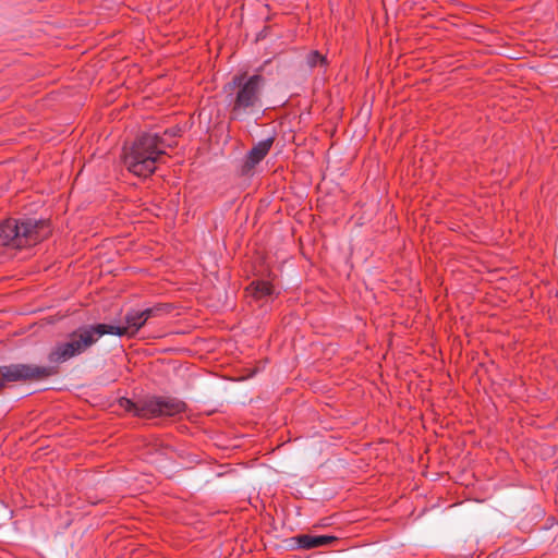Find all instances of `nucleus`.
Segmentation results:
<instances>
[{"instance_id":"7","label":"nucleus","mask_w":558,"mask_h":558,"mask_svg":"<svg viewBox=\"0 0 558 558\" xmlns=\"http://www.w3.org/2000/svg\"><path fill=\"white\" fill-rule=\"evenodd\" d=\"M337 538L329 535H311L302 534L293 537L291 541L295 544V547L302 549H312L323 547L333 543Z\"/></svg>"},{"instance_id":"5","label":"nucleus","mask_w":558,"mask_h":558,"mask_svg":"<svg viewBox=\"0 0 558 558\" xmlns=\"http://www.w3.org/2000/svg\"><path fill=\"white\" fill-rule=\"evenodd\" d=\"M38 228V223L32 220L19 222L8 219L0 226V244L22 247L36 243L39 240Z\"/></svg>"},{"instance_id":"8","label":"nucleus","mask_w":558,"mask_h":558,"mask_svg":"<svg viewBox=\"0 0 558 558\" xmlns=\"http://www.w3.org/2000/svg\"><path fill=\"white\" fill-rule=\"evenodd\" d=\"M272 138L260 141L248 151L246 158V167L248 169L253 168L265 158L272 146Z\"/></svg>"},{"instance_id":"9","label":"nucleus","mask_w":558,"mask_h":558,"mask_svg":"<svg viewBox=\"0 0 558 558\" xmlns=\"http://www.w3.org/2000/svg\"><path fill=\"white\" fill-rule=\"evenodd\" d=\"M246 292L256 300H267L272 298L275 289L268 281H253L246 288Z\"/></svg>"},{"instance_id":"4","label":"nucleus","mask_w":558,"mask_h":558,"mask_svg":"<svg viewBox=\"0 0 558 558\" xmlns=\"http://www.w3.org/2000/svg\"><path fill=\"white\" fill-rule=\"evenodd\" d=\"M120 405L143 418L174 416L185 410V403L175 398H151L138 403L123 398L120 400Z\"/></svg>"},{"instance_id":"1","label":"nucleus","mask_w":558,"mask_h":558,"mask_svg":"<svg viewBox=\"0 0 558 558\" xmlns=\"http://www.w3.org/2000/svg\"><path fill=\"white\" fill-rule=\"evenodd\" d=\"M168 135L175 137L178 132L166 131L162 137L156 133H145L137 137L130 147L124 148L123 161L126 169L143 178L154 173L166 149L173 145V141H167Z\"/></svg>"},{"instance_id":"3","label":"nucleus","mask_w":558,"mask_h":558,"mask_svg":"<svg viewBox=\"0 0 558 558\" xmlns=\"http://www.w3.org/2000/svg\"><path fill=\"white\" fill-rule=\"evenodd\" d=\"M245 74L233 76L232 81L226 88L232 90L238 88L235 99L232 106V114L240 118L243 113L248 112L259 105V94L263 85L260 75H253L244 81Z\"/></svg>"},{"instance_id":"10","label":"nucleus","mask_w":558,"mask_h":558,"mask_svg":"<svg viewBox=\"0 0 558 558\" xmlns=\"http://www.w3.org/2000/svg\"><path fill=\"white\" fill-rule=\"evenodd\" d=\"M306 62L310 68H314L317 65L325 64L326 58L323 54H320L318 51H311L307 54Z\"/></svg>"},{"instance_id":"2","label":"nucleus","mask_w":558,"mask_h":558,"mask_svg":"<svg viewBox=\"0 0 558 558\" xmlns=\"http://www.w3.org/2000/svg\"><path fill=\"white\" fill-rule=\"evenodd\" d=\"M108 335L106 324L81 327L70 335L66 342L58 344L49 354L52 363H62L86 351L102 336Z\"/></svg>"},{"instance_id":"6","label":"nucleus","mask_w":558,"mask_h":558,"mask_svg":"<svg viewBox=\"0 0 558 558\" xmlns=\"http://www.w3.org/2000/svg\"><path fill=\"white\" fill-rule=\"evenodd\" d=\"M161 311L162 308L160 306L149 307L143 311H130L124 318L125 325L116 326L106 324V329L108 330V335L133 337L149 318L157 316Z\"/></svg>"}]
</instances>
